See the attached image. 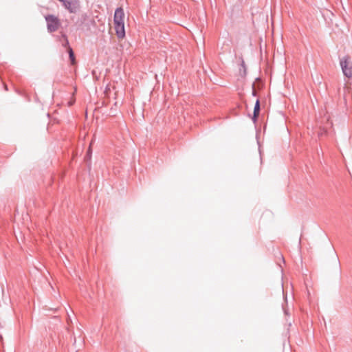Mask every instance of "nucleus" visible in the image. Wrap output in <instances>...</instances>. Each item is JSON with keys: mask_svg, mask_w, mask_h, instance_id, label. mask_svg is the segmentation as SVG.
<instances>
[{"mask_svg": "<svg viewBox=\"0 0 352 352\" xmlns=\"http://www.w3.org/2000/svg\"><path fill=\"white\" fill-rule=\"evenodd\" d=\"M69 59L71 60V63L72 65H74L76 63V60H75V56H74V52L72 49L71 47H69Z\"/></svg>", "mask_w": 352, "mask_h": 352, "instance_id": "obj_6", "label": "nucleus"}, {"mask_svg": "<svg viewBox=\"0 0 352 352\" xmlns=\"http://www.w3.org/2000/svg\"><path fill=\"white\" fill-rule=\"evenodd\" d=\"M256 90L254 89V87H253V89H252V95H253V96H256Z\"/></svg>", "mask_w": 352, "mask_h": 352, "instance_id": "obj_9", "label": "nucleus"}, {"mask_svg": "<svg viewBox=\"0 0 352 352\" xmlns=\"http://www.w3.org/2000/svg\"><path fill=\"white\" fill-rule=\"evenodd\" d=\"M113 22L117 36L119 38H123L125 36L124 12L122 8H118L116 10L114 13Z\"/></svg>", "mask_w": 352, "mask_h": 352, "instance_id": "obj_1", "label": "nucleus"}, {"mask_svg": "<svg viewBox=\"0 0 352 352\" xmlns=\"http://www.w3.org/2000/svg\"><path fill=\"white\" fill-rule=\"evenodd\" d=\"M62 36L65 38V43L63 44V46L67 47L69 49V47H70V46L69 45V41H68L67 36L65 34H63Z\"/></svg>", "mask_w": 352, "mask_h": 352, "instance_id": "obj_7", "label": "nucleus"}, {"mask_svg": "<svg viewBox=\"0 0 352 352\" xmlns=\"http://www.w3.org/2000/svg\"><path fill=\"white\" fill-rule=\"evenodd\" d=\"M47 31L50 33L57 31L61 25L59 18L54 14L45 16Z\"/></svg>", "mask_w": 352, "mask_h": 352, "instance_id": "obj_2", "label": "nucleus"}, {"mask_svg": "<svg viewBox=\"0 0 352 352\" xmlns=\"http://www.w3.org/2000/svg\"><path fill=\"white\" fill-rule=\"evenodd\" d=\"M60 2L63 6L69 12L75 14L80 9L79 0H58Z\"/></svg>", "mask_w": 352, "mask_h": 352, "instance_id": "obj_3", "label": "nucleus"}, {"mask_svg": "<svg viewBox=\"0 0 352 352\" xmlns=\"http://www.w3.org/2000/svg\"><path fill=\"white\" fill-rule=\"evenodd\" d=\"M340 66L344 75L347 78H351L352 63L351 62L349 56H346L340 59Z\"/></svg>", "mask_w": 352, "mask_h": 352, "instance_id": "obj_4", "label": "nucleus"}, {"mask_svg": "<svg viewBox=\"0 0 352 352\" xmlns=\"http://www.w3.org/2000/svg\"><path fill=\"white\" fill-rule=\"evenodd\" d=\"M260 112V101L258 99L256 100L254 108V113H253V117L252 120L255 123L257 120V118L259 115Z\"/></svg>", "mask_w": 352, "mask_h": 352, "instance_id": "obj_5", "label": "nucleus"}, {"mask_svg": "<svg viewBox=\"0 0 352 352\" xmlns=\"http://www.w3.org/2000/svg\"><path fill=\"white\" fill-rule=\"evenodd\" d=\"M90 152H91V147L89 146V149H88V151H87L88 154H89Z\"/></svg>", "mask_w": 352, "mask_h": 352, "instance_id": "obj_10", "label": "nucleus"}, {"mask_svg": "<svg viewBox=\"0 0 352 352\" xmlns=\"http://www.w3.org/2000/svg\"><path fill=\"white\" fill-rule=\"evenodd\" d=\"M74 103V100H71L68 102V105L70 107V106L73 105Z\"/></svg>", "mask_w": 352, "mask_h": 352, "instance_id": "obj_8", "label": "nucleus"}]
</instances>
